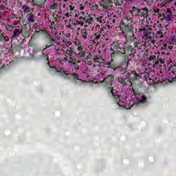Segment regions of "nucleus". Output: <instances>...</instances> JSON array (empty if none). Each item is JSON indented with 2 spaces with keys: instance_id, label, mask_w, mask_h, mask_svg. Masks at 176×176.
<instances>
[{
  "instance_id": "nucleus-32",
  "label": "nucleus",
  "mask_w": 176,
  "mask_h": 176,
  "mask_svg": "<svg viewBox=\"0 0 176 176\" xmlns=\"http://www.w3.org/2000/svg\"><path fill=\"white\" fill-rule=\"evenodd\" d=\"M118 82H120V83H124L126 82V80H124L123 78L120 77L118 78Z\"/></svg>"
},
{
  "instance_id": "nucleus-3",
  "label": "nucleus",
  "mask_w": 176,
  "mask_h": 176,
  "mask_svg": "<svg viewBox=\"0 0 176 176\" xmlns=\"http://www.w3.org/2000/svg\"><path fill=\"white\" fill-rule=\"evenodd\" d=\"M140 31L143 32L144 36L146 37V39H149V41H152V30L141 28Z\"/></svg>"
},
{
  "instance_id": "nucleus-35",
  "label": "nucleus",
  "mask_w": 176,
  "mask_h": 176,
  "mask_svg": "<svg viewBox=\"0 0 176 176\" xmlns=\"http://www.w3.org/2000/svg\"><path fill=\"white\" fill-rule=\"evenodd\" d=\"M52 31H56L57 30V27H56V25H53L52 26L50 27Z\"/></svg>"
},
{
  "instance_id": "nucleus-53",
  "label": "nucleus",
  "mask_w": 176,
  "mask_h": 176,
  "mask_svg": "<svg viewBox=\"0 0 176 176\" xmlns=\"http://www.w3.org/2000/svg\"><path fill=\"white\" fill-rule=\"evenodd\" d=\"M166 28H167V27H168V25H166Z\"/></svg>"
},
{
  "instance_id": "nucleus-7",
  "label": "nucleus",
  "mask_w": 176,
  "mask_h": 176,
  "mask_svg": "<svg viewBox=\"0 0 176 176\" xmlns=\"http://www.w3.org/2000/svg\"><path fill=\"white\" fill-rule=\"evenodd\" d=\"M105 80L109 81H102V83H104L107 86H111L112 82H113V76H109L107 78H105Z\"/></svg>"
},
{
  "instance_id": "nucleus-13",
  "label": "nucleus",
  "mask_w": 176,
  "mask_h": 176,
  "mask_svg": "<svg viewBox=\"0 0 176 176\" xmlns=\"http://www.w3.org/2000/svg\"><path fill=\"white\" fill-rule=\"evenodd\" d=\"M101 38V35L95 34L94 35V39L92 40V43L94 45L98 43V41H100V38Z\"/></svg>"
},
{
  "instance_id": "nucleus-21",
  "label": "nucleus",
  "mask_w": 176,
  "mask_h": 176,
  "mask_svg": "<svg viewBox=\"0 0 176 176\" xmlns=\"http://www.w3.org/2000/svg\"><path fill=\"white\" fill-rule=\"evenodd\" d=\"M110 93H111L112 96H113V97H115L116 100H119L120 96L118 95L115 96V89H110Z\"/></svg>"
},
{
  "instance_id": "nucleus-34",
  "label": "nucleus",
  "mask_w": 176,
  "mask_h": 176,
  "mask_svg": "<svg viewBox=\"0 0 176 176\" xmlns=\"http://www.w3.org/2000/svg\"><path fill=\"white\" fill-rule=\"evenodd\" d=\"M55 50L58 52L59 50H61V47H60V45H55Z\"/></svg>"
},
{
  "instance_id": "nucleus-29",
  "label": "nucleus",
  "mask_w": 176,
  "mask_h": 176,
  "mask_svg": "<svg viewBox=\"0 0 176 176\" xmlns=\"http://www.w3.org/2000/svg\"><path fill=\"white\" fill-rule=\"evenodd\" d=\"M67 47H68L67 46V44L65 43H63V44L62 45V47H61V50L62 52H65V50L67 49Z\"/></svg>"
},
{
  "instance_id": "nucleus-42",
  "label": "nucleus",
  "mask_w": 176,
  "mask_h": 176,
  "mask_svg": "<svg viewBox=\"0 0 176 176\" xmlns=\"http://www.w3.org/2000/svg\"><path fill=\"white\" fill-rule=\"evenodd\" d=\"M94 61H97V60H98V56H94Z\"/></svg>"
},
{
  "instance_id": "nucleus-43",
  "label": "nucleus",
  "mask_w": 176,
  "mask_h": 176,
  "mask_svg": "<svg viewBox=\"0 0 176 176\" xmlns=\"http://www.w3.org/2000/svg\"><path fill=\"white\" fill-rule=\"evenodd\" d=\"M0 38L1 39H3V34L0 33Z\"/></svg>"
},
{
  "instance_id": "nucleus-12",
  "label": "nucleus",
  "mask_w": 176,
  "mask_h": 176,
  "mask_svg": "<svg viewBox=\"0 0 176 176\" xmlns=\"http://www.w3.org/2000/svg\"><path fill=\"white\" fill-rule=\"evenodd\" d=\"M83 24V22L79 21H76L72 23L77 30H80V27H82Z\"/></svg>"
},
{
  "instance_id": "nucleus-46",
  "label": "nucleus",
  "mask_w": 176,
  "mask_h": 176,
  "mask_svg": "<svg viewBox=\"0 0 176 176\" xmlns=\"http://www.w3.org/2000/svg\"><path fill=\"white\" fill-rule=\"evenodd\" d=\"M55 25H54V21H51V26Z\"/></svg>"
},
{
  "instance_id": "nucleus-37",
  "label": "nucleus",
  "mask_w": 176,
  "mask_h": 176,
  "mask_svg": "<svg viewBox=\"0 0 176 176\" xmlns=\"http://www.w3.org/2000/svg\"><path fill=\"white\" fill-rule=\"evenodd\" d=\"M78 74H73V78H74V79H79V78H78Z\"/></svg>"
},
{
  "instance_id": "nucleus-6",
  "label": "nucleus",
  "mask_w": 176,
  "mask_h": 176,
  "mask_svg": "<svg viewBox=\"0 0 176 176\" xmlns=\"http://www.w3.org/2000/svg\"><path fill=\"white\" fill-rule=\"evenodd\" d=\"M146 14H148V9L143 8L138 10L137 16H139L140 17H145Z\"/></svg>"
},
{
  "instance_id": "nucleus-26",
  "label": "nucleus",
  "mask_w": 176,
  "mask_h": 176,
  "mask_svg": "<svg viewBox=\"0 0 176 176\" xmlns=\"http://www.w3.org/2000/svg\"><path fill=\"white\" fill-rule=\"evenodd\" d=\"M63 43L66 44V46L68 47V46H71L72 45V43L70 41H66L65 39L63 40Z\"/></svg>"
},
{
  "instance_id": "nucleus-5",
  "label": "nucleus",
  "mask_w": 176,
  "mask_h": 176,
  "mask_svg": "<svg viewBox=\"0 0 176 176\" xmlns=\"http://www.w3.org/2000/svg\"><path fill=\"white\" fill-rule=\"evenodd\" d=\"M111 50H113V52H120L122 50L120 47V44H119L118 42H114L113 44H111Z\"/></svg>"
},
{
  "instance_id": "nucleus-16",
  "label": "nucleus",
  "mask_w": 176,
  "mask_h": 176,
  "mask_svg": "<svg viewBox=\"0 0 176 176\" xmlns=\"http://www.w3.org/2000/svg\"><path fill=\"white\" fill-rule=\"evenodd\" d=\"M72 47H70L69 50H67L66 51H65V53H66V56H69L70 57L72 56H73V54H74V50H72Z\"/></svg>"
},
{
  "instance_id": "nucleus-24",
  "label": "nucleus",
  "mask_w": 176,
  "mask_h": 176,
  "mask_svg": "<svg viewBox=\"0 0 176 176\" xmlns=\"http://www.w3.org/2000/svg\"><path fill=\"white\" fill-rule=\"evenodd\" d=\"M125 20H126V21H127V23H128L129 24H131V23H133V18L129 17V16H126V17L125 18Z\"/></svg>"
},
{
  "instance_id": "nucleus-52",
  "label": "nucleus",
  "mask_w": 176,
  "mask_h": 176,
  "mask_svg": "<svg viewBox=\"0 0 176 176\" xmlns=\"http://www.w3.org/2000/svg\"><path fill=\"white\" fill-rule=\"evenodd\" d=\"M51 41H54L53 38H51Z\"/></svg>"
},
{
  "instance_id": "nucleus-45",
  "label": "nucleus",
  "mask_w": 176,
  "mask_h": 176,
  "mask_svg": "<svg viewBox=\"0 0 176 176\" xmlns=\"http://www.w3.org/2000/svg\"><path fill=\"white\" fill-rule=\"evenodd\" d=\"M38 8H43V4H38Z\"/></svg>"
},
{
  "instance_id": "nucleus-51",
  "label": "nucleus",
  "mask_w": 176,
  "mask_h": 176,
  "mask_svg": "<svg viewBox=\"0 0 176 176\" xmlns=\"http://www.w3.org/2000/svg\"><path fill=\"white\" fill-rule=\"evenodd\" d=\"M48 21H50V22L51 21L50 19H48Z\"/></svg>"
},
{
  "instance_id": "nucleus-25",
  "label": "nucleus",
  "mask_w": 176,
  "mask_h": 176,
  "mask_svg": "<svg viewBox=\"0 0 176 176\" xmlns=\"http://www.w3.org/2000/svg\"><path fill=\"white\" fill-rule=\"evenodd\" d=\"M6 28L7 31H13V26L12 25H6Z\"/></svg>"
},
{
  "instance_id": "nucleus-28",
  "label": "nucleus",
  "mask_w": 176,
  "mask_h": 176,
  "mask_svg": "<svg viewBox=\"0 0 176 176\" xmlns=\"http://www.w3.org/2000/svg\"><path fill=\"white\" fill-rule=\"evenodd\" d=\"M91 21H93L92 17L85 19L86 24H91Z\"/></svg>"
},
{
  "instance_id": "nucleus-36",
  "label": "nucleus",
  "mask_w": 176,
  "mask_h": 176,
  "mask_svg": "<svg viewBox=\"0 0 176 176\" xmlns=\"http://www.w3.org/2000/svg\"><path fill=\"white\" fill-rule=\"evenodd\" d=\"M78 19L80 21V20H82V21H85V20H86V17L83 16H80Z\"/></svg>"
},
{
  "instance_id": "nucleus-20",
  "label": "nucleus",
  "mask_w": 176,
  "mask_h": 176,
  "mask_svg": "<svg viewBox=\"0 0 176 176\" xmlns=\"http://www.w3.org/2000/svg\"><path fill=\"white\" fill-rule=\"evenodd\" d=\"M68 62L69 63V64L75 65L76 64V59L70 56L68 60Z\"/></svg>"
},
{
  "instance_id": "nucleus-31",
  "label": "nucleus",
  "mask_w": 176,
  "mask_h": 176,
  "mask_svg": "<svg viewBox=\"0 0 176 176\" xmlns=\"http://www.w3.org/2000/svg\"><path fill=\"white\" fill-rule=\"evenodd\" d=\"M134 107V103H133L132 104H126L125 105V107H124V108L126 109H130V108H131V107Z\"/></svg>"
},
{
  "instance_id": "nucleus-17",
  "label": "nucleus",
  "mask_w": 176,
  "mask_h": 176,
  "mask_svg": "<svg viewBox=\"0 0 176 176\" xmlns=\"http://www.w3.org/2000/svg\"><path fill=\"white\" fill-rule=\"evenodd\" d=\"M94 9H96V10H100L101 12H102L104 10V8L102 7V6L101 5V2H100V6L98 5H95L94 6Z\"/></svg>"
},
{
  "instance_id": "nucleus-27",
  "label": "nucleus",
  "mask_w": 176,
  "mask_h": 176,
  "mask_svg": "<svg viewBox=\"0 0 176 176\" xmlns=\"http://www.w3.org/2000/svg\"><path fill=\"white\" fill-rule=\"evenodd\" d=\"M139 102H146V97L142 96Z\"/></svg>"
},
{
  "instance_id": "nucleus-40",
  "label": "nucleus",
  "mask_w": 176,
  "mask_h": 176,
  "mask_svg": "<svg viewBox=\"0 0 176 176\" xmlns=\"http://www.w3.org/2000/svg\"><path fill=\"white\" fill-rule=\"evenodd\" d=\"M76 66H75V69L76 71H78V69H79V65H76V64H74Z\"/></svg>"
},
{
  "instance_id": "nucleus-9",
  "label": "nucleus",
  "mask_w": 176,
  "mask_h": 176,
  "mask_svg": "<svg viewBox=\"0 0 176 176\" xmlns=\"http://www.w3.org/2000/svg\"><path fill=\"white\" fill-rule=\"evenodd\" d=\"M76 10H69V9H66V11L67 12L65 14V16L66 17H68L69 19V21H72L71 19L72 17V12H76Z\"/></svg>"
},
{
  "instance_id": "nucleus-2",
  "label": "nucleus",
  "mask_w": 176,
  "mask_h": 176,
  "mask_svg": "<svg viewBox=\"0 0 176 176\" xmlns=\"http://www.w3.org/2000/svg\"><path fill=\"white\" fill-rule=\"evenodd\" d=\"M60 8L63 9H69V10H78V7L74 5H69L68 3V0H62L60 3Z\"/></svg>"
},
{
  "instance_id": "nucleus-41",
  "label": "nucleus",
  "mask_w": 176,
  "mask_h": 176,
  "mask_svg": "<svg viewBox=\"0 0 176 176\" xmlns=\"http://www.w3.org/2000/svg\"><path fill=\"white\" fill-rule=\"evenodd\" d=\"M65 36H67V38H70L71 37V34L70 33H67L65 34Z\"/></svg>"
},
{
  "instance_id": "nucleus-8",
  "label": "nucleus",
  "mask_w": 176,
  "mask_h": 176,
  "mask_svg": "<svg viewBox=\"0 0 176 176\" xmlns=\"http://www.w3.org/2000/svg\"><path fill=\"white\" fill-rule=\"evenodd\" d=\"M87 54L86 58H91V54L89 52H85L83 51H80L78 54L79 57H85Z\"/></svg>"
},
{
  "instance_id": "nucleus-4",
  "label": "nucleus",
  "mask_w": 176,
  "mask_h": 176,
  "mask_svg": "<svg viewBox=\"0 0 176 176\" xmlns=\"http://www.w3.org/2000/svg\"><path fill=\"white\" fill-rule=\"evenodd\" d=\"M100 5L103 8V10H107V9H109V8H112L113 6V3L111 0H105L100 1Z\"/></svg>"
},
{
  "instance_id": "nucleus-44",
  "label": "nucleus",
  "mask_w": 176,
  "mask_h": 176,
  "mask_svg": "<svg viewBox=\"0 0 176 176\" xmlns=\"http://www.w3.org/2000/svg\"><path fill=\"white\" fill-rule=\"evenodd\" d=\"M83 9H85L84 6H80V10H83Z\"/></svg>"
},
{
  "instance_id": "nucleus-1",
  "label": "nucleus",
  "mask_w": 176,
  "mask_h": 176,
  "mask_svg": "<svg viewBox=\"0 0 176 176\" xmlns=\"http://www.w3.org/2000/svg\"><path fill=\"white\" fill-rule=\"evenodd\" d=\"M159 19H165L167 21H171V17H173V14L171 11L167 9L166 11L163 12L160 10L158 14Z\"/></svg>"
},
{
  "instance_id": "nucleus-39",
  "label": "nucleus",
  "mask_w": 176,
  "mask_h": 176,
  "mask_svg": "<svg viewBox=\"0 0 176 176\" xmlns=\"http://www.w3.org/2000/svg\"><path fill=\"white\" fill-rule=\"evenodd\" d=\"M85 14H86V12H85V11H82V12L79 14L80 16H85Z\"/></svg>"
},
{
  "instance_id": "nucleus-23",
  "label": "nucleus",
  "mask_w": 176,
  "mask_h": 176,
  "mask_svg": "<svg viewBox=\"0 0 176 176\" xmlns=\"http://www.w3.org/2000/svg\"><path fill=\"white\" fill-rule=\"evenodd\" d=\"M56 9H58V4L54 3V5H52L50 6V10H56Z\"/></svg>"
},
{
  "instance_id": "nucleus-47",
  "label": "nucleus",
  "mask_w": 176,
  "mask_h": 176,
  "mask_svg": "<svg viewBox=\"0 0 176 176\" xmlns=\"http://www.w3.org/2000/svg\"><path fill=\"white\" fill-rule=\"evenodd\" d=\"M77 63H78V64H80V63H81L80 60H78Z\"/></svg>"
},
{
  "instance_id": "nucleus-18",
  "label": "nucleus",
  "mask_w": 176,
  "mask_h": 176,
  "mask_svg": "<svg viewBox=\"0 0 176 176\" xmlns=\"http://www.w3.org/2000/svg\"><path fill=\"white\" fill-rule=\"evenodd\" d=\"M97 21H99V23H105V18L104 16H100L96 19Z\"/></svg>"
},
{
  "instance_id": "nucleus-48",
  "label": "nucleus",
  "mask_w": 176,
  "mask_h": 176,
  "mask_svg": "<svg viewBox=\"0 0 176 176\" xmlns=\"http://www.w3.org/2000/svg\"><path fill=\"white\" fill-rule=\"evenodd\" d=\"M157 34H162V31L161 30L157 31Z\"/></svg>"
},
{
  "instance_id": "nucleus-38",
  "label": "nucleus",
  "mask_w": 176,
  "mask_h": 176,
  "mask_svg": "<svg viewBox=\"0 0 176 176\" xmlns=\"http://www.w3.org/2000/svg\"><path fill=\"white\" fill-rule=\"evenodd\" d=\"M77 50H78L79 52H82V50H83V47L82 46H79L78 48H77Z\"/></svg>"
},
{
  "instance_id": "nucleus-22",
  "label": "nucleus",
  "mask_w": 176,
  "mask_h": 176,
  "mask_svg": "<svg viewBox=\"0 0 176 176\" xmlns=\"http://www.w3.org/2000/svg\"><path fill=\"white\" fill-rule=\"evenodd\" d=\"M114 3L116 5V6H120L122 3H123V1L122 0H114Z\"/></svg>"
},
{
  "instance_id": "nucleus-19",
  "label": "nucleus",
  "mask_w": 176,
  "mask_h": 176,
  "mask_svg": "<svg viewBox=\"0 0 176 176\" xmlns=\"http://www.w3.org/2000/svg\"><path fill=\"white\" fill-rule=\"evenodd\" d=\"M81 35H82V38H84V39L87 38V32H86V30H82L81 31Z\"/></svg>"
},
{
  "instance_id": "nucleus-33",
  "label": "nucleus",
  "mask_w": 176,
  "mask_h": 176,
  "mask_svg": "<svg viewBox=\"0 0 176 176\" xmlns=\"http://www.w3.org/2000/svg\"><path fill=\"white\" fill-rule=\"evenodd\" d=\"M149 61H152L153 60H156V56H151L148 58Z\"/></svg>"
},
{
  "instance_id": "nucleus-10",
  "label": "nucleus",
  "mask_w": 176,
  "mask_h": 176,
  "mask_svg": "<svg viewBox=\"0 0 176 176\" xmlns=\"http://www.w3.org/2000/svg\"><path fill=\"white\" fill-rule=\"evenodd\" d=\"M20 34H21V32H20V30L19 29L14 30L13 35L11 37V39H17V36H20Z\"/></svg>"
},
{
  "instance_id": "nucleus-49",
  "label": "nucleus",
  "mask_w": 176,
  "mask_h": 176,
  "mask_svg": "<svg viewBox=\"0 0 176 176\" xmlns=\"http://www.w3.org/2000/svg\"><path fill=\"white\" fill-rule=\"evenodd\" d=\"M160 25V28H162V24H158Z\"/></svg>"
},
{
  "instance_id": "nucleus-30",
  "label": "nucleus",
  "mask_w": 176,
  "mask_h": 176,
  "mask_svg": "<svg viewBox=\"0 0 176 176\" xmlns=\"http://www.w3.org/2000/svg\"><path fill=\"white\" fill-rule=\"evenodd\" d=\"M23 12L25 13H28V12H30V8L27 6H23Z\"/></svg>"
},
{
  "instance_id": "nucleus-14",
  "label": "nucleus",
  "mask_w": 176,
  "mask_h": 176,
  "mask_svg": "<svg viewBox=\"0 0 176 176\" xmlns=\"http://www.w3.org/2000/svg\"><path fill=\"white\" fill-rule=\"evenodd\" d=\"M129 12L132 16H137L138 14V8L133 7L132 9L130 10Z\"/></svg>"
},
{
  "instance_id": "nucleus-50",
  "label": "nucleus",
  "mask_w": 176,
  "mask_h": 176,
  "mask_svg": "<svg viewBox=\"0 0 176 176\" xmlns=\"http://www.w3.org/2000/svg\"><path fill=\"white\" fill-rule=\"evenodd\" d=\"M75 17H78V14H75Z\"/></svg>"
},
{
  "instance_id": "nucleus-15",
  "label": "nucleus",
  "mask_w": 176,
  "mask_h": 176,
  "mask_svg": "<svg viewBox=\"0 0 176 176\" xmlns=\"http://www.w3.org/2000/svg\"><path fill=\"white\" fill-rule=\"evenodd\" d=\"M28 20L30 21V23H34L35 21V16L32 14H28Z\"/></svg>"
},
{
  "instance_id": "nucleus-11",
  "label": "nucleus",
  "mask_w": 176,
  "mask_h": 176,
  "mask_svg": "<svg viewBox=\"0 0 176 176\" xmlns=\"http://www.w3.org/2000/svg\"><path fill=\"white\" fill-rule=\"evenodd\" d=\"M53 17H54L55 21H56V22L60 21V20L61 19V12H58L53 13Z\"/></svg>"
}]
</instances>
